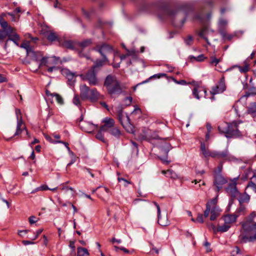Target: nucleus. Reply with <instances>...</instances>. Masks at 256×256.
Returning a JSON list of instances; mask_svg holds the SVG:
<instances>
[{
  "label": "nucleus",
  "instance_id": "1",
  "mask_svg": "<svg viewBox=\"0 0 256 256\" xmlns=\"http://www.w3.org/2000/svg\"><path fill=\"white\" fill-rule=\"evenodd\" d=\"M256 217V212H252L240 222L239 239L242 242L256 240V222L254 220Z\"/></svg>",
  "mask_w": 256,
  "mask_h": 256
},
{
  "label": "nucleus",
  "instance_id": "2",
  "mask_svg": "<svg viewBox=\"0 0 256 256\" xmlns=\"http://www.w3.org/2000/svg\"><path fill=\"white\" fill-rule=\"evenodd\" d=\"M104 86L108 93L112 96L120 95L122 92L124 88L115 76L110 74L106 77Z\"/></svg>",
  "mask_w": 256,
  "mask_h": 256
},
{
  "label": "nucleus",
  "instance_id": "3",
  "mask_svg": "<svg viewBox=\"0 0 256 256\" xmlns=\"http://www.w3.org/2000/svg\"><path fill=\"white\" fill-rule=\"evenodd\" d=\"M20 47L26 50L28 56L33 60L38 61L43 58L42 52L34 50L33 48L30 46V42H24L20 45Z\"/></svg>",
  "mask_w": 256,
  "mask_h": 256
},
{
  "label": "nucleus",
  "instance_id": "4",
  "mask_svg": "<svg viewBox=\"0 0 256 256\" xmlns=\"http://www.w3.org/2000/svg\"><path fill=\"white\" fill-rule=\"evenodd\" d=\"M80 76L83 80L88 81L90 85L96 86L98 84V80L94 68H91L86 74H81Z\"/></svg>",
  "mask_w": 256,
  "mask_h": 256
},
{
  "label": "nucleus",
  "instance_id": "5",
  "mask_svg": "<svg viewBox=\"0 0 256 256\" xmlns=\"http://www.w3.org/2000/svg\"><path fill=\"white\" fill-rule=\"evenodd\" d=\"M16 114L17 118V124H16V131L14 134L13 136H18L22 132V129L26 128V126L24 124L22 116L21 114V112L20 109L16 108Z\"/></svg>",
  "mask_w": 256,
  "mask_h": 256
},
{
  "label": "nucleus",
  "instance_id": "6",
  "mask_svg": "<svg viewBox=\"0 0 256 256\" xmlns=\"http://www.w3.org/2000/svg\"><path fill=\"white\" fill-rule=\"evenodd\" d=\"M95 50L98 52L105 60L107 58L106 56L112 52V47L110 45L106 44L97 46L95 48Z\"/></svg>",
  "mask_w": 256,
  "mask_h": 256
},
{
  "label": "nucleus",
  "instance_id": "7",
  "mask_svg": "<svg viewBox=\"0 0 256 256\" xmlns=\"http://www.w3.org/2000/svg\"><path fill=\"white\" fill-rule=\"evenodd\" d=\"M240 135V132L238 128V124L236 122L229 124L228 130L226 132V138H230L234 136H238Z\"/></svg>",
  "mask_w": 256,
  "mask_h": 256
},
{
  "label": "nucleus",
  "instance_id": "8",
  "mask_svg": "<svg viewBox=\"0 0 256 256\" xmlns=\"http://www.w3.org/2000/svg\"><path fill=\"white\" fill-rule=\"evenodd\" d=\"M226 88L225 80L224 76H222L218 84L212 88L210 93L212 95L220 94L224 92L226 90Z\"/></svg>",
  "mask_w": 256,
  "mask_h": 256
},
{
  "label": "nucleus",
  "instance_id": "9",
  "mask_svg": "<svg viewBox=\"0 0 256 256\" xmlns=\"http://www.w3.org/2000/svg\"><path fill=\"white\" fill-rule=\"evenodd\" d=\"M102 122L104 124L100 128L101 130L104 132H109L110 130H112L115 126V122L112 118H106L103 120Z\"/></svg>",
  "mask_w": 256,
  "mask_h": 256
},
{
  "label": "nucleus",
  "instance_id": "10",
  "mask_svg": "<svg viewBox=\"0 0 256 256\" xmlns=\"http://www.w3.org/2000/svg\"><path fill=\"white\" fill-rule=\"evenodd\" d=\"M58 61V58L56 56L52 57H43L40 61L39 66L42 65L46 66H50L53 65H56Z\"/></svg>",
  "mask_w": 256,
  "mask_h": 256
},
{
  "label": "nucleus",
  "instance_id": "11",
  "mask_svg": "<svg viewBox=\"0 0 256 256\" xmlns=\"http://www.w3.org/2000/svg\"><path fill=\"white\" fill-rule=\"evenodd\" d=\"M238 178H234V181L228 184V187L226 188V192L230 194L232 197H236L239 194V192L236 188V180Z\"/></svg>",
  "mask_w": 256,
  "mask_h": 256
},
{
  "label": "nucleus",
  "instance_id": "12",
  "mask_svg": "<svg viewBox=\"0 0 256 256\" xmlns=\"http://www.w3.org/2000/svg\"><path fill=\"white\" fill-rule=\"evenodd\" d=\"M226 182V180L220 174H216L214 176V185L218 192L222 188L223 184Z\"/></svg>",
  "mask_w": 256,
  "mask_h": 256
},
{
  "label": "nucleus",
  "instance_id": "13",
  "mask_svg": "<svg viewBox=\"0 0 256 256\" xmlns=\"http://www.w3.org/2000/svg\"><path fill=\"white\" fill-rule=\"evenodd\" d=\"M62 74L68 80V84H73L76 80V76L74 73L71 72L69 70L64 68L62 70Z\"/></svg>",
  "mask_w": 256,
  "mask_h": 256
},
{
  "label": "nucleus",
  "instance_id": "14",
  "mask_svg": "<svg viewBox=\"0 0 256 256\" xmlns=\"http://www.w3.org/2000/svg\"><path fill=\"white\" fill-rule=\"evenodd\" d=\"M154 204L156 205L157 210H158V223L162 226H166L168 224V218L166 217H164V218H162L160 216V209L159 205L156 203V202H154Z\"/></svg>",
  "mask_w": 256,
  "mask_h": 256
},
{
  "label": "nucleus",
  "instance_id": "15",
  "mask_svg": "<svg viewBox=\"0 0 256 256\" xmlns=\"http://www.w3.org/2000/svg\"><path fill=\"white\" fill-rule=\"evenodd\" d=\"M206 90L200 86H196L193 90V94L197 98L199 99L200 97L206 95Z\"/></svg>",
  "mask_w": 256,
  "mask_h": 256
},
{
  "label": "nucleus",
  "instance_id": "16",
  "mask_svg": "<svg viewBox=\"0 0 256 256\" xmlns=\"http://www.w3.org/2000/svg\"><path fill=\"white\" fill-rule=\"evenodd\" d=\"M80 126L84 131L90 132L94 130L96 126L90 122H84L80 124Z\"/></svg>",
  "mask_w": 256,
  "mask_h": 256
},
{
  "label": "nucleus",
  "instance_id": "17",
  "mask_svg": "<svg viewBox=\"0 0 256 256\" xmlns=\"http://www.w3.org/2000/svg\"><path fill=\"white\" fill-rule=\"evenodd\" d=\"M238 200L240 204H242L244 203H248L250 200V196L245 190L244 193L240 194L239 192L238 195Z\"/></svg>",
  "mask_w": 256,
  "mask_h": 256
},
{
  "label": "nucleus",
  "instance_id": "18",
  "mask_svg": "<svg viewBox=\"0 0 256 256\" xmlns=\"http://www.w3.org/2000/svg\"><path fill=\"white\" fill-rule=\"evenodd\" d=\"M80 96L82 98H88V94L90 93V90L86 84H83L80 86Z\"/></svg>",
  "mask_w": 256,
  "mask_h": 256
},
{
  "label": "nucleus",
  "instance_id": "19",
  "mask_svg": "<svg viewBox=\"0 0 256 256\" xmlns=\"http://www.w3.org/2000/svg\"><path fill=\"white\" fill-rule=\"evenodd\" d=\"M245 190L248 194H256V184L252 182V180L248 182L246 188Z\"/></svg>",
  "mask_w": 256,
  "mask_h": 256
},
{
  "label": "nucleus",
  "instance_id": "20",
  "mask_svg": "<svg viewBox=\"0 0 256 256\" xmlns=\"http://www.w3.org/2000/svg\"><path fill=\"white\" fill-rule=\"evenodd\" d=\"M238 216V214H228L224 216V220L226 223L230 224L234 222Z\"/></svg>",
  "mask_w": 256,
  "mask_h": 256
},
{
  "label": "nucleus",
  "instance_id": "21",
  "mask_svg": "<svg viewBox=\"0 0 256 256\" xmlns=\"http://www.w3.org/2000/svg\"><path fill=\"white\" fill-rule=\"evenodd\" d=\"M100 96V94L96 88L90 90V93L88 94V98L90 101L94 102L99 98Z\"/></svg>",
  "mask_w": 256,
  "mask_h": 256
},
{
  "label": "nucleus",
  "instance_id": "22",
  "mask_svg": "<svg viewBox=\"0 0 256 256\" xmlns=\"http://www.w3.org/2000/svg\"><path fill=\"white\" fill-rule=\"evenodd\" d=\"M222 58H217L214 56H211L210 57V64L211 65H213L216 66V70L218 71H220V70L216 66L217 64L221 62Z\"/></svg>",
  "mask_w": 256,
  "mask_h": 256
},
{
  "label": "nucleus",
  "instance_id": "23",
  "mask_svg": "<svg viewBox=\"0 0 256 256\" xmlns=\"http://www.w3.org/2000/svg\"><path fill=\"white\" fill-rule=\"evenodd\" d=\"M123 127L125 128V130L127 131V132L129 133H132V134H134V127L130 124V120L128 121H126L122 124Z\"/></svg>",
  "mask_w": 256,
  "mask_h": 256
},
{
  "label": "nucleus",
  "instance_id": "24",
  "mask_svg": "<svg viewBox=\"0 0 256 256\" xmlns=\"http://www.w3.org/2000/svg\"><path fill=\"white\" fill-rule=\"evenodd\" d=\"M218 159L228 160L230 159V154L228 149L223 152H218Z\"/></svg>",
  "mask_w": 256,
  "mask_h": 256
},
{
  "label": "nucleus",
  "instance_id": "25",
  "mask_svg": "<svg viewBox=\"0 0 256 256\" xmlns=\"http://www.w3.org/2000/svg\"><path fill=\"white\" fill-rule=\"evenodd\" d=\"M248 113L256 116V102H252L248 108Z\"/></svg>",
  "mask_w": 256,
  "mask_h": 256
},
{
  "label": "nucleus",
  "instance_id": "26",
  "mask_svg": "<svg viewBox=\"0 0 256 256\" xmlns=\"http://www.w3.org/2000/svg\"><path fill=\"white\" fill-rule=\"evenodd\" d=\"M108 132L116 138H119L122 135L120 130L116 126H114L112 130H110V131Z\"/></svg>",
  "mask_w": 256,
  "mask_h": 256
},
{
  "label": "nucleus",
  "instance_id": "27",
  "mask_svg": "<svg viewBox=\"0 0 256 256\" xmlns=\"http://www.w3.org/2000/svg\"><path fill=\"white\" fill-rule=\"evenodd\" d=\"M8 38L10 40L12 41L16 46H20L18 43L20 36L17 34L14 33V34H8Z\"/></svg>",
  "mask_w": 256,
  "mask_h": 256
},
{
  "label": "nucleus",
  "instance_id": "28",
  "mask_svg": "<svg viewBox=\"0 0 256 256\" xmlns=\"http://www.w3.org/2000/svg\"><path fill=\"white\" fill-rule=\"evenodd\" d=\"M89 252L86 248L78 247L77 248V256H88Z\"/></svg>",
  "mask_w": 256,
  "mask_h": 256
},
{
  "label": "nucleus",
  "instance_id": "29",
  "mask_svg": "<svg viewBox=\"0 0 256 256\" xmlns=\"http://www.w3.org/2000/svg\"><path fill=\"white\" fill-rule=\"evenodd\" d=\"M210 214L211 215L210 216V220H215L216 218L218 217V216L219 215V212L216 206H215L214 208H211Z\"/></svg>",
  "mask_w": 256,
  "mask_h": 256
},
{
  "label": "nucleus",
  "instance_id": "30",
  "mask_svg": "<svg viewBox=\"0 0 256 256\" xmlns=\"http://www.w3.org/2000/svg\"><path fill=\"white\" fill-rule=\"evenodd\" d=\"M228 123H224L218 126V131L220 133L224 134L225 136L226 137V132L228 130Z\"/></svg>",
  "mask_w": 256,
  "mask_h": 256
},
{
  "label": "nucleus",
  "instance_id": "31",
  "mask_svg": "<svg viewBox=\"0 0 256 256\" xmlns=\"http://www.w3.org/2000/svg\"><path fill=\"white\" fill-rule=\"evenodd\" d=\"M108 62V58L105 60V58H103L102 60H96L94 65L92 68L95 70V68L102 66Z\"/></svg>",
  "mask_w": 256,
  "mask_h": 256
},
{
  "label": "nucleus",
  "instance_id": "32",
  "mask_svg": "<svg viewBox=\"0 0 256 256\" xmlns=\"http://www.w3.org/2000/svg\"><path fill=\"white\" fill-rule=\"evenodd\" d=\"M117 116L121 124H123V123L126 121L130 120L129 117L126 114H125L123 112L117 115Z\"/></svg>",
  "mask_w": 256,
  "mask_h": 256
},
{
  "label": "nucleus",
  "instance_id": "33",
  "mask_svg": "<svg viewBox=\"0 0 256 256\" xmlns=\"http://www.w3.org/2000/svg\"><path fill=\"white\" fill-rule=\"evenodd\" d=\"M76 44L75 42L70 40H66L62 43V46L68 48L74 49Z\"/></svg>",
  "mask_w": 256,
  "mask_h": 256
},
{
  "label": "nucleus",
  "instance_id": "34",
  "mask_svg": "<svg viewBox=\"0 0 256 256\" xmlns=\"http://www.w3.org/2000/svg\"><path fill=\"white\" fill-rule=\"evenodd\" d=\"M172 149V146L169 143H165L161 146V150L164 154H168V152Z\"/></svg>",
  "mask_w": 256,
  "mask_h": 256
},
{
  "label": "nucleus",
  "instance_id": "35",
  "mask_svg": "<svg viewBox=\"0 0 256 256\" xmlns=\"http://www.w3.org/2000/svg\"><path fill=\"white\" fill-rule=\"evenodd\" d=\"M240 207L237 208L234 214H238V216L240 214H244L246 212V208L242 204H240Z\"/></svg>",
  "mask_w": 256,
  "mask_h": 256
},
{
  "label": "nucleus",
  "instance_id": "36",
  "mask_svg": "<svg viewBox=\"0 0 256 256\" xmlns=\"http://www.w3.org/2000/svg\"><path fill=\"white\" fill-rule=\"evenodd\" d=\"M230 224L224 222V224L218 227V230L222 232H225L230 228Z\"/></svg>",
  "mask_w": 256,
  "mask_h": 256
},
{
  "label": "nucleus",
  "instance_id": "37",
  "mask_svg": "<svg viewBox=\"0 0 256 256\" xmlns=\"http://www.w3.org/2000/svg\"><path fill=\"white\" fill-rule=\"evenodd\" d=\"M104 132V130H101V128H100L99 130L98 131V133L96 134V137L97 139L100 140L102 142L106 143V142L104 138V135L102 133V132Z\"/></svg>",
  "mask_w": 256,
  "mask_h": 256
},
{
  "label": "nucleus",
  "instance_id": "38",
  "mask_svg": "<svg viewBox=\"0 0 256 256\" xmlns=\"http://www.w3.org/2000/svg\"><path fill=\"white\" fill-rule=\"evenodd\" d=\"M47 39L50 42H54L58 39V37L55 33L50 32L48 33Z\"/></svg>",
  "mask_w": 256,
  "mask_h": 256
},
{
  "label": "nucleus",
  "instance_id": "39",
  "mask_svg": "<svg viewBox=\"0 0 256 256\" xmlns=\"http://www.w3.org/2000/svg\"><path fill=\"white\" fill-rule=\"evenodd\" d=\"M52 97H54L56 100L58 104H64V100L58 94L54 93L53 94H50Z\"/></svg>",
  "mask_w": 256,
  "mask_h": 256
},
{
  "label": "nucleus",
  "instance_id": "40",
  "mask_svg": "<svg viewBox=\"0 0 256 256\" xmlns=\"http://www.w3.org/2000/svg\"><path fill=\"white\" fill-rule=\"evenodd\" d=\"M167 178L175 179L178 178L177 174L174 172L172 170H168L166 174V176Z\"/></svg>",
  "mask_w": 256,
  "mask_h": 256
},
{
  "label": "nucleus",
  "instance_id": "41",
  "mask_svg": "<svg viewBox=\"0 0 256 256\" xmlns=\"http://www.w3.org/2000/svg\"><path fill=\"white\" fill-rule=\"evenodd\" d=\"M200 150L204 156H208L210 152L206 150L204 144L202 142L200 144Z\"/></svg>",
  "mask_w": 256,
  "mask_h": 256
},
{
  "label": "nucleus",
  "instance_id": "42",
  "mask_svg": "<svg viewBox=\"0 0 256 256\" xmlns=\"http://www.w3.org/2000/svg\"><path fill=\"white\" fill-rule=\"evenodd\" d=\"M239 68V70L242 73H245L247 72L249 70V65L247 63H245L243 67H241L240 66H236Z\"/></svg>",
  "mask_w": 256,
  "mask_h": 256
},
{
  "label": "nucleus",
  "instance_id": "43",
  "mask_svg": "<svg viewBox=\"0 0 256 256\" xmlns=\"http://www.w3.org/2000/svg\"><path fill=\"white\" fill-rule=\"evenodd\" d=\"M28 36V38H30L31 40L30 41H26L27 42H30V46L32 48V44H36V42H38V38L37 37H34V38H33L31 36V35L29 34H27Z\"/></svg>",
  "mask_w": 256,
  "mask_h": 256
},
{
  "label": "nucleus",
  "instance_id": "44",
  "mask_svg": "<svg viewBox=\"0 0 256 256\" xmlns=\"http://www.w3.org/2000/svg\"><path fill=\"white\" fill-rule=\"evenodd\" d=\"M207 32V30L206 28H204L200 32L199 35L204 38L206 41L207 42L208 44H209L208 39L205 36V35L206 34V32Z\"/></svg>",
  "mask_w": 256,
  "mask_h": 256
},
{
  "label": "nucleus",
  "instance_id": "45",
  "mask_svg": "<svg viewBox=\"0 0 256 256\" xmlns=\"http://www.w3.org/2000/svg\"><path fill=\"white\" fill-rule=\"evenodd\" d=\"M91 44V41L90 40H84L78 44L82 48L88 46Z\"/></svg>",
  "mask_w": 256,
  "mask_h": 256
},
{
  "label": "nucleus",
  "instance_id": "46",
  "mask_svg": "<svg viewBox=\"0 0 256 256\" xmlns=\"http://www.w3.org/2000/svg\"><path fill=\"white\" fill-rule=\"evenodd\" d=\"M7 35L8 34L5 30H0V42L3 41Z\"/></svg>",
  "mask_w": 256,
  "mask_h": 256
},
{
  "label": "nucleus",
  "instance_id": "47",
  "mask_svg": "<svg viewBox=\"0 0 256 256\" xmlns=\"http://www.w3.org/2000/svg\"><path fill=\"white\" fill-rule=\"evenodd\" d=\"M211 210V206L209 203L206 204V209L204 212V216L206 218L208 216Z\"/></svg>",
  "mask_w": 256,
  "mask_h": 256
},
{
  "label": "nucleus",
  "instance_id": "48",
  "mask_svg": "<svg viewBox=\"0 0 256 256\" xmlns=\"http://www.w3.org/2000/svg\"><path fill=\"white\" fill-rule=\"evenodd\" d=\"M123 107L121 104H119L117 106L115 107L114 110L116 115L120 114L123 112Z\"/></svg>",
  "mask_w": 256,
  "mask_h": 256
},
{
  "label": "nucleus",
  "instance_id": "49",
  "mask_svg": "<svg viewBox=\"0 0 256 256\" xmlns=\"http://www.w3.org/2000/svg\"><path fill=\"white\" fill-rule=\"evenodd\" d=\"M72 101L73 103L76 106L80 104V99L78 95H75L74 96Z\"/></svg>",
  "mask_w": 256,
  "mask_h": 256
},
{
  "label": "nucleus",
  "instance_id": "50",
  "mask_svg": "<svg viewBox=\"0 0 256 256\" xmlns=\"http://www.w3.org/2000/svg\"><path fill=\"white\" fill-rule=\"evenodd\" d=\"M240 252V249L238 246H236L231 252V256H236V254H238Z\"/></svg>",
  "mask_w": 256,
  "mask_h": 256
},
{
  "label": "nucleus",
  "instance_id": "51",
  "mask_svg": "<svg viewBox=\"0 0 256 256\" xmlns=\"http://www.w3.org/2000/svg\"><path fill=\"white\" fill-rule=\"evenodd\" d=\"M196 222L200 224L204 222L203 216L202 214H198L197 218H196Z\"/></svg>",
  "mask_w": 256,
  "mask_h": 256
},
{
  "label": "nucleus",
  "instance_id": "52",
  "mask_svg": "<svg viewBox=\"0 0 256 256\" xmlns=\"http://www.w3.org/2000/svg\"><path fill=\"white\" fill-rule=\"evenodd\" d=\"M38 218H36V216H32L29 218L28 220L30 223L32 224L36 223L38 221Z\"/></svg>",
  "mask_w": 256,
  "mask_h": 256
},
{
  "label": "nucleus",
  "instance_id": "53",
  "mask_svg": "<svg viewBox=\"0 0 256 256\" xmlns=\"http://www.w3.org/2000/svg\"><path fill=\"white\" fill-rule=\"evenodd\" d=\"M142 113L141 110L140 108H138L136 106H134V109L132 112V114H140Z\"/></svg>",
  "mask_w": 256,
  "mask_h": 256
},
{
  "label": "nucleus",
  "instance_id": "54",
  "mask_svg": "<svg viewBox=\"0 0 256 256\" xmlns=\"http://www.w3.org/2000/svg\"><path fill=\"white\" fill-rule=\"evenodd\" d=\"M62 190L66 192H68L69 190H70L72 192V195L74 194V190L72 187L63 186L62 188Z\"/></svg>",
  "mask_w": 256,
  "mask_h": 256
},
{
  "label": "nucleus",
  "instance_id": "55",
  "mask_svg": "<svg viewBox=\"0 0 256 256\" xmlns=\"http://www.w3.org/2000/svg\"><path fill=\"white\" fill-rule=\"evenodd\" d=\"M251 95H256V92H246L245 94L241 97V99L244 98H248Z\"/></svg>",
  "mask_w": 256,
  "mask_h": 256
},
{
  "label": "nucleus",
  "instance_id": "56",
  "mask_svg": "<svg viewBox=\"0 0 256 256\" xmlns=\"http://www.w3.org/2000/svg\"><path fill=\"white\" fill-rule=\"evenodd\" d=\"M132 100V98L131 96L127 97L124 99V101L126 102V106H130Z\"/></svg>",
  "mask_w": 256,
  "mask_h": 256
},
{
  "label": "nucleus",
  "instance_id": "57",
  "mask_svg": "<svg viewBox=\"0 0 256 256\" xmlns=\"http://www.w3.org/2000/svg\"><path fill=\"white\" fill-rule=\"evenodd\" d=\"M44 136L45 138H46L47 140H48V142H51V143H54V144L56 143V141L54 140H52V138L51 137V136H48V134H44Z\"/></svg>",
  "mask_w": 256,
  "mask_h": 256
},
{
  "label": "nucleus",
  "instance_id": "58",
  "mask_svg": "<svg viewBox=\"0 0 256 256\" xmlns=\"http://www.w3.org/2000/svg\"><path fill=\"white\" fill-rule=\"evenodd\" d=\"M118 182H120L121 181H123L124 182V186H127L128 184H130V182L128 181V180L122 178H118Z\"/></svg>",
  "mask_w": 256,
  "mask_h": 256
},
{
  "label": "nucleus",
  "instance_id": "59",
  "mask_svg": "<svg viewBox=\"0 0 256 256\" xmlns=\"http://www.w3.org/2000/svg\"><path fill=\"white\" fill-rule=\"evenodd\" d=\"M42 231H43V229H39V230H37L36 232V234L32 238V240H35L37 238L42 232Z\"/></svg>",
  "mask_w": 256,
  "mask_h": 256
},
{
  "label": "nucleus",
  "instance_id": "60",
  "mask_svg": "<svg viewBox=\"0 0 256 256\" xmlns=\"http://www.w3.org/2000/svg\"><path fill=\"white\" fill-rule=\"evenodd\" d=\"M166 74H164V73H160V74H154V76H152L150 77V78H160L162 77V76H166Z\"/></svg>",
  "mask_w": 256,
  "mask_h": 256
},
{
  "label": "nucleus",
  "instance_id": "61",
  "mask_svg": "<svg viewBox=\"0 0 256 256\" xmlns=\"http://www.w3.org/2000/svg\"><path fill=\"white\" fill-rule=\"evenodd\" d=\"M216 202H217L216 200L213 199L210 202H208V203H209L210 204V206H211V208H214L215 206H216Z\"/></svg>",
  "mask_w": 256,
  "mask_h": 256
},
{
  "label": "nucleus",
  "instance_id": "62",
  "mask_svg": "<svg viewBox=\"0 0 256 256\" xmlns=\"http://www.w3.org/2000/svg\"><path fill=\"white\" fill-rule=\"evenodd\" d=\"M209 154H210V155H208V156H210L212 158H218V152H210Z\"/></svg>",
  "mask_w": 256,
  "mask_h": 256
},
{
  "label": "nucleus",
  "instance_id": "63",
  "mask_svg": "<svg viewBox=\"0 0 256 256\" xmlns=\"http://www.w3.org/2000/svg\"><path fill=\"white\" fill-rule=\"evenodd\" d=\"M8 14L11 16V20L13 22H16L18 20V18H16L14 16V14L13 13H8Z\"/></svg>",
  "mask_w": 256,
  "mask_h": 256
},
{
  "label": "nucleus",
  "instance_id": "64",
  "mask_svg": "<svg viewBox=\"0 0 256 256\" xmlns=\"http://www.w3.org/2000/svg\"><path fill=\"white\" fill-rule=\"evenodd\" d=\"M69 246L72 249L73 252H75V246L74 241H70Z\"/></svg>",
  "mask_w": 256,
  "mask_h": 256
}]
</instances>
